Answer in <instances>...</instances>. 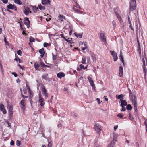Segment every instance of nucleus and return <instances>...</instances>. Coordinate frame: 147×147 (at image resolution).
Returning <instances> with one entry per match:
<instances>
[{"mask_svg":"<svg viewBox=\"0 0 147 147\" xmlns=\"http://www.w3.org/2000/svg\"><path fill=\"white\" fill-rule=\"evenodd\" d=\"M129 95L130 97L131 96V99L132 102V104L134 106L135 111L136 112L137 111V98L135 95L132 96V92L131 90H130L129 91Z\"/></svg>","mask_w":147,"mask_h":147,"instance_id":"nucleus-1","label":"nucleus"},{"mask_svg":"<svg viewBox=\"0 0 147 147\" xmlns=\"http://www.w3.org/2000/svg\"><path fill=\"white\" fill-rule=\"evenodd\" d=\"M130 6L129 7V13L131 11L134 10L136 8V0H131L130 2Z\"/></svg>","mask_w":147,"mask_h":147,"instance_id":"nucleus-2","label":"nucleus"},{"mask_svg":"<svg viewBox=\"0 0 147 147\" xmlns=\"http://www.w3.org/2000/svg\"><path fill=\"white\" fill-rule=\"evenodd\" d=\"M94 127L96 131L97 132L98 134H100V131L102 129L100 125L97 123H96L95 124Z\"/></svg>","mask_w":147,"mask_h":147,"instance_id":"nucleus-3","label":"nucleus"},{"mask_svg":"<svg viewBox=\"0 0 147 147\" xmlns=\"http://www.w3.org/2000/svg\"><path fill=\"white\" fill-rule=\"evenodd\" d=\"M44 101L43 98L42 97L41 95L40 94L39 97L38 102L42 107H43L45 104V102Z\"/></svg>","mask_w":147,"mask_h":147,"instance_id":"nucleus-4","label":"nucleus"},{"mask_svg":"<svg viewBox=\"0 0 147 147\" xmlns=\"http://www.w3.org/2000/svg\"><path fill=\"white\" fill-rule=\"evenodd\" d=\"M110 52L111 53L112 55L113 56L114 58V61H116L117 59V53L115 52L114 51H110Z\"/></svg>","mask_w":147,"mask_h":147,"instance_id":"nucleus-5","label":"nucleus"},{"mask_svg":"<svg viewBox=\"0 0 147 147\" xmlns=\"http://www.w3.org/2000/svg\"><path fill=\"white\" fill-rule=\"evenodd\" d=\"M25 24L26 25L28 28L30 27V22L28 18L26 17L24 21Z\"/></svg>","mask_w":147,"mask_h":147,"instance_id":"nucleus-6","label":"nucleus"},{"mask_svg":"<svg viewBox=\"0 0 147 147\" xmlns=\"http://www.w3.org/2000/svg\"><path fill=\"white\" fill-rule=\"evenodd\" d=\"M24 7L25 10L24 11V12L25 14L26 15H28L30 13H31V12L30 11V9L29 7Z\"/></svg>","mask_w":147,"mask_h":147,"instance_id":"nucleus-7","label":"nucleus"},{"mask_svg":"<svg viewBox=\"0 0 147 147\" xmlns=\"http://www.w3.org/2000/svg\"><path fill=\"white\" fill-rule=\"evenodd\" d=\"M8 112L9 116H12L13 113V112L12 111V107L11 106H8Z\"/></svg>","mask_w":147,"mask_h":147,"instance_id":"nucleus-8","label":"nucleus"},{"mask_svg":"<svg viewBox=\"0 0 147 147\" xmlns=\"http://www.w3.org/2000/svg\"><path fill=\"white\" fill-rule=\"evenodd\" d=\"M123 68L122 66H120L119 70V76L121 77H123Z\"/></svg>","mask_w":147,"mask_h":147,"instance_id":"nucleus-9","label":"nucleus"},{"mask_svg":"<svg viewBox=\"0 0 147 147\" xmlns=\"http://www.w3.org/2000/svg\"><path fill=\"white\" fill-rule=\"evenodd\" d=\"M120 101H121L120 105L121 106H125L127 105V103L125 100L121 99Z\"/></svg>","mask_w":147,"mask_h":147,"instance_id":"nucleus-10","label":"nucleus"},{"mask_svg":"<svg viewBox=\"0 0 147 147\" xmlns=\"http://www.w3.org/2000/svg\"><path fill=\"white\" fill-rule=\"evenodd\" d=\"M100 38L102 42H105L106 41V38L104 34L101 33Z\"/></svg>","mask_w":147,"mask_h":147,"instance_id":"nucleus-11","label":"nucleus"},{"mask_svg":"<svg viewBox=\"0 0 147 147\" xmlns=\"http://www.w3.org/2000/svg\"><path fill=\"white\" fill-rule=\"evenodd\" d=\"M57 76L59 78H61L62 77L65 76V74L63 73L60 72L57 74Z\"/></svg>","mask_w":147,"mask_h":147,"instance_id":"nucleus-12","label":"nucleus"},{"mask_svg":"<svg viewBox=\"0 0 147 147\" xmlns=\"http://www.w3.org/2000/svg\"><path fill=\"white\" fill-rule=\"evenodd\" d=\"M42 94L44 96H45V98H47L48 96V94L47 92L46 89H44V90H42Z\"/></svg>","mask_w":147,"mask_h":147,"instance_id":"nucleus-13","label":"nucleus"},{"mask_svg":"<svg viewBox=\"0 0 147 147\" xmlns=\"http://www.w3.org/2000/svg\"><path fill=\"white\" fill-rule=\"evenodd\" d=\"M59 20L61 21H63L65 20V18L63 15H60L58 17Z\"/></svg>","mask_w":147,"mask_h":147,"instance_id":"nucleus-14","label":"nucleus"},{"mask_svg":"<svg viewBox=\"0 0 147 147\" xmlns=\"http://www.w3.org/2000/svg\"><path fill=\"white\" fill-rule=\"evenodd\" d=\"M88 80L92 86L93 87L94 86V84L93 83V81L92 78L90 77H89L88 78Z\"/></svg>","mask_w":147,"mask_h":147,"instance_id":"nucleus-15","label":"nucleus"},{"mask_svg":"<svg viewBox=\"0 0 147 147\" xmlns=\"http://www.w3.org/2000/svg\"><path fill=\"white\" fill-rule=\"evenodd\" d=\"M119 58L121 62H123L124 59L121 51H120V56L119 57Z\"/></svg>","mask_w":147,"mask_h":147,"instance_id":"nucleus-16","label":"nucleus"},{"mask_svg":"<svg viewBox=\"0 0 147 147\" xmlns=\"http://www.w3.org/2000/svg\"><path fill=\"white\" fill-rule=\"evenodd\" d=\"M145 59L146 60V63H145V62H143V68L144 71V72H145V66L147 65V59L146 57H145Z\"/></svg>","mask_w":147,"mask_h":147,"instance_id":"nucleus-17","label":"nucleus"},{"mask_svg":"<svg viewBox=\"0 0 147 147\" xmlns=\"http://www.w3.org/2000/svg\"><path fill=\"white\" fill-rule=\"evenodd\" d=\"M115 144V142L113 141H112L107 147H113Z\"/></svg>","mask_w":147,"mask_h":147,"instance_id":"nucleus-18","label":"nucleus"},{"mask_svg":"<svg viewBox=\"0 0 147 147\" xmlns=\"http://www.w3.org/2000/svg\"><path fill=\"white\" fill-rule=\"evenodd\" d=\"M91 56V57H92L93 61L95 63L96 60V58L95 57V54L93 53H92Z\"/></svg>","mask_w":147,"mask_h":147,"instance_id":"nucleus-19","label":"nucleus"},{"mask_svg":"<svg viewBox=\"0 0 147 147\" xmlns=\"http://www.w3.org/2000/svg\"><path fill=\"white\" fill-rule=\"evenodd\" d=\"M86 57L85 56L83 58H82V63L83 64H86Z\"/></svg>","mask_w":147,"mask_h":147,"instance_id":"nucleus-20","label":"nucleus"},{"mask_svg":"<svg viewBox=\"0 0 147 147\" xmlns=\"http://www.w3.org/2000/svg\"><path fill=\"white\" fill-rule=\"evenodd\" d=\"M49 2V0H42V3L44 5H45Z\"/></svg>","mask_w":147,"mask_h":147,"instance_id":"nucleus-21","label":"nucleus"},{"mask_svg":"<svg viewBox=\"0 0 147 147\" xmlns=\"http://www.w3.org/2000/svg\"><path fill=\"white\" fill-rule=\"evenodd\" d=\"M83 33L77 34L76 33H74L75 35L77 37H79L80 38H82V36Z\"/></svg>","mask_w":147,"mask_h":147,"instance_id":"nucleus-22","label":"nucleus"},{"mask_svg":"<svg viewBox=\"0 0 147 147\" xmlns=\"http://www.w3.org/2000/svg\"><path fill=\"white\" fill-rule=\"evenodd\" d=\"M117 15L118 19L120 23H122L123 22V20L121 17L118 14H117Z\"/></svg>","mask_w":147,"mask_h":147,"instance_id":"nucleus-23","label":"nucleus"},{"mask_svg":"<svg viewBox=\"0 0 147 147\" xmlns=\"http://www.w3.org/2000/svg\"><path fill=\"white\" fill-rule=\"evenodd\" d=\"M34 66L36 70H37L38 69L39 67V64L37 63H35L34 64Z\"/></svg>","mask_w":147,"mask_h":147,"instance_id":"nucleus-24","label":"nucleus"},{"mask_svg":"<svg viewBox=\"0 0 147 147\" xmlns=\"http://www.w3.org/2000/svg\"><path fill=\"white\" fill-rule=\"evenodd\" d=\"M127 109L128 110H131L132 109V106L130 104H128L127 106Z\"/></svg>","mask_w":147,"mask_h":147,"instance_id":"nucleus-25","label":"nucleus"},{"mask_svg":"<svg viewBox=\"0 0 147 147\" xmlns=\"http://www.w3.org/2000/svg\"><path fill=\"white\" fill-rule=\"evenodd\" d=\"M32 8L34 11V13H36L37 11V10L38 9V8H37L35 6H32Z\"/></svg>","mask_w":147,"mask_h":147,"instance_id":"nucleus-26","label":"nucleus"},{"mask_svg":"<svg viewBox=\"0 0 147 147\" xmlns=\"http://www.w3.org/2000/svg\"><path fill=\"white\" fill-rule=\"evenodd\" d=\"M38 7L40 10H44L45 9V7L43 6L40 5H38Z\"/></svg>","mask_w":147,"mask_h":147,"instance_id":"nucleus-27","label":"nucleus"},{"mask_svg":"<svg viewBox=\"0 0 147 147\" xmlns=\"http://www.w3.org/2000/svg\"><path fill=\"white\" fill-rule=\"evenodd\" d=\"M29 41L30 42H34L35 40L32 37L30 36L29 38Z\"/></svg>","mask_w":147,"mask_h":147,"instance_id":"nucleus-28","label":"nucleus"},{"mask_svg":"<svg viewBox=\"0 0 147 147\" xmlns=\"http://www.w3.org/2000/svg\"><path fill=\"white\" fill-rule=\"evenodd\" d=\"M14 2L17 4L19 5H21L22 4V3L20 1V0H14Z\"/></svg>","mask_w":147,"mask_h":147,"instance_id":"nucleus-29","label":"nucleus"},{"mask_svg":"<svg viewBox=\"0 0 147 147\" xmlns=\"http://www.w3.org/2000/svg\"><path fill=\"white\" fill-rule=\"evenodd\" d=\"M53 143L52 141H49L48 140V147H51L52 146Z\"/></svg>","mask_w":147,"mask_h":147,"instance_id":"nucleus-30","label":"nucleus"},{"mask_svg":"<svg viewBox=\"0 0 147 147\" xmlns=\"http://www.w3.org/2000/svg\"><path fill=\"white\" fill-rule=\"evenodd\" d=\"M123 96L122 94H120L119 95H117L116 96V97L118 99H121V98H123Z\"/></svg>","mask_w":147,"mask_h":147,"instance_id":"nucleus-31","label":"nucleus"},{"mask_svg":"<svg viewBox=\"0 0 147 147\" xmlns=\"http://www.w3.org/2000/svg\"><path fill=\"white\" fill-rule=\"evenodd\" d=\"M14 5H12V4H10L7 5V7L8 9H13Z\"/></svg>","mask_w":147,"mask_h":147,"instance_id":"nucleus-32","label":"nucleus"},{"mask_svg":"<svg viewBox=\"0 0 147 147\" xmlns=\"http://www.w3.org/2000/svg\"><path fill=\"white\" fill-rule=\"evenodd\" d=\"M39 53L41 54H43V53H45V52L44 51V49L43 48H42L39 51Z\"/></svg>","mask_w":147,"mask_h":147,"instance_id":"nucleus-33","label":"nucleus"},{"mask_svg":"<svg viewBox=\"0 0 147 147\" xmlns=\"http://www.w3.org/2000/svg\"><path fill=\"white\" fill-rule=\"evenodd\" d=\"M29 94V98H32L33 96V94L31 93V91L28 92Z\"/></svg>","mask_w":147,"mask_h":147,"instance_id":"nucleus-34","label":"nucleus"},{"mask_svg":"<svg viewBox=\"0 0 147 147\" xmlns=\"http://www.w3.org/2000/svg\"><path fill=\"white\" fill-rule=\"evenodd\" d=\"M117 116L121 119H122L123 117V115L121 113L117 115Z\"/></svg>","mask_w":147,"mask_h":147,"instance_id":"nucleus-35","label":"nucleus"},{"mask_svg":"<svg viewBox=\"0 0 147 147\" xmlns=\"http://www.w3.org/2000/svg\"><path fill=\"white\" fill-rule=\"evenodd\" d=\"M48 76V74H44L42 76V78L43 79H44L45 80H47V76Z\"/></svg>","mask_w":147,"mask_h":147,"instance_id":"nucleus-36","label":"nucleus"},{"mask_svg":"<svg viewBox=\"0 0 147 147\" xmlns=\"http://www.w3.org/2000/svg\"><path fill=\"white\" fill-rule=\"evenodd\" d=\"M20 107L21 108V109L23 110L24 111V109H25V105H20Z\"/></svg>","mask_w":147,"mask_h":147,"instance_id":"nucleus-37","label":"nucleus"},{"mask_svg":"<svg viewBox=\"0 0 147 147\" xmlns=\"http://www.w3.org/2000/svg\"><path fill=\"white\" fill-rule=\"evenodd\" d=\"M4 109V105L2 104H0V110H1L3 109Z\"/></svg>","mask_w":147,"mask_h":147,"instance_id":"nucleus-38","label":"nucleus"},{"mask_svg":"<svg viewBox=\"0 0 147 147\" xmlns=\"http://www.w3.org/2000/svg\"><path fill=\"white\" fill-rule=\"evenodd\" d=\"M40 65L41 67H42L46 66V65L44 63L42 62H40Z\"/></svg>","mask_w":147,"mask_h":147,"instance_id":"nucleus-39","label":"nucleus"},{"mask_svg":"<svg viewBox=\"0 0 147 147\" xmlns=\"http://www.w3.org/2000/svg\"><path fill=\"white\" fill-rule=\"evenodd\" d=\"M16 144L18 146H19L21 144L20 141L18 140L17 141Z\"/></svg>","mask_w":147,"mask_h":147,"instance_id":"nucleus-40","label":"nucleus"},{"mask_svg":"<svg viewBox=\"0 0 147 147\" xmlns=\"http://www.w3.org/2000/svg\"><path fill=\"white\" fill-rule=\"evenodd\" d=\"M2 111L3 114H6V110L5 109H3L1 110Z\"/></svg>","mask_w":147,"mask_h":147,"instance_id":"nucleus-41","label":"nucleus"},{"mask_svg":"<svg viewBox=\"0 0 147 147\" xmlns=\"http://www.w3.org/2000/svg\"><path fill=\"white\" fill-rule=\"evenodd\" d=\"M17 53L18 55L21 56L22 53V52L20 50H19L17 51Z\"/></svg>","mask_w":147,"mask_h":147,"instance_id":"nucleus-42","label":"nucleus"},{"mask_svg":"<svg viewBox=\"0 0 147 147\" xmlns=\"http://www.w3.org/2000/svg\"><path fill=\"white\" fill-rule=\"evenodd\" d=\"M136 29H137L136 30V36L137 37H138V25L137 24H136Z\"/></svg>","mask_w":147,"mask_h":147,"instance_id":"nucleus-43","label":"nucleus"},{"mask_svg":"<svg viewBox=\"0 0 147 147\" xmlns=\"http://www.w3.org/2000/svg\"><path fill=\"white\" fill-rule=\"evenodd\" d=\"M138 47V51L140 53H141V49L140 44H139Z\"/></svg>","mask_w":147,"mask_h":147,"instance_id":"nucleus-44","label":"nucleus"},{"mask_svg":"<svg viewBox=\"0 0 147 147\" xmlns=\"http://www.w3.org/2000/svg\"><path fill=\"white\" fill-rule=\"evenodd\" d=\"M2 1L3 3L5 4H6L7 3L8 0H1Z\"/></svg>","mask_w":147,"mask_h":147,"instance_id":"nucleus-45","label":"nucleus"},{"mask_svg":"<svg viewBox=\"0 0 147 147\" xmlns=\"http://www.w3.org/2000/svg\"><path fill=\"white\" fill-rule=\"evenodd\" d=\"M129 24H130L129 25V27L133 32H134V30L133 27H132L131 23Z\"/></svg>","mask_w":147,"mask_h":147,"instance_id":"nucleus-46","label":"nucleus"},{"mask_svg":"<svg viewBox=\"0 0 147 147\" xmlns=\"http://www.w3.org/2000/svg\"><path fill=\"white\" fill-rule=\"evenodd\" d=\"M24 99H22L21 101L20 102V105H24Z\"/></svg>","mask_w":147,"mask_h":147,"instance_id":"nucleus-47","label":"nucleus"},{"mask_svg":"<svg viewBox=\"0 0 147 147\" xmlns=\"http://www.w3.org/2000/svg\"><path fill=\"white\" fill-rule=\"evenodd\" d=\"M117 139V138L116 135H114L113 136V140L115 141H116Z\"/></svg>","mask_w":147,"mask_h":147,"instance_id":"nucleus-48","label":"nucleus"},{"mask_svg":"<svg viewBox=\"0 0 147 147\" xmlns=\"http://www.w3.org/2000/svg\"><path fill=\"white\" fill-rule=\"evenodd\" d=\"M144 124L146 126V128H147V119H145Z\"/></svg>","mask_w":147,"mask_h":147,"instance_id":"nucleus-49","label":"nucleus"},{"mask_svg":"<svg viewBox=\"0 0 147 147\" xmlns=\"http://www.w3.org/2000/svg\"><path fill=\"white\" fill-rule=\"evenodd\" d=\"M52 55H53V59L54 60H56V57L57 56H55L53 53H52Z\"/></svg>","mask_w":147,"mask_h":147,"instance_id":"nucleus-50","label":"nucleus"},{"mask_svg":"<svg viewBox=\"0 0 147 147\" xmlns=\"http://www.w3.org/2000/svg\"><path fill=\"white\" fill-rule=\"evenodd\" d=\"M122 107L121 111H124L126 110V108L124 106H121Z\"/></svg>","mask_w":147,"mask_h":147,"instance_id":"nucleus-51","label":"nucleus"},{"mask_svg":"<svg viewBox=\"0 0 147 147\" xmlns=\"http://www.w3.org/2000/svg\"><path fill=\"white\" fill-rule=\"evenodd\" d=\"M65 40L67 42H69V43H72V42H72L71 40H68L67 39H65Z\"/></svg>","mask_w":147,"mask_h":147,"instance_id":"nucleus-52","label":"nucleus"},{"mask_svg":"<svg viewBox=\"0 0 147 147\" xmlns=\"http://www.w3.org/2000/svg\"><path fill=\"white\" fill-rule=\"evenodd\" d=\"M128 20L129 22V24L131 23V20L130 18V17L129 16H128Z\"/></svg>","mask_w":147,"mask_h":147,"instance_id":"nucleus-53","label":"nucleus"},{"mask_svg":"<svg viewBox=\"0 0 147 147\" xmlns=\"http://www.w3.org/2000/svg\"><path fill=\"white\" fill-rule=\"evenodd\" d=\"M10 144L11 145H14V141L13 140H11L10 142Z\"/></svg>","mask_w":147,"mask_h":147,"instance_id":"nucleus-54","label":"nucleus"},{"mask_svg":"<svg viewBox=\"0 0 147 147\" xmlns=\"http://www.w3.org/2000/svg\"><path fill=\"white\" fill-rule=\"evenodd\" d=\"M80 68L81 70L82 69V68L83 69H84V67L83 65L82 64H81L80 65Z\"/></svg>","mask_w":147,"mask_h":147,"instance_id":"nucleus-55","label":"nucleus"},{"mask_svg":"<svg viewBox=\"0 0 147 147\" xmlns=\"http://www.w3.org/2000/svg\"><path fill=\"white\" fill-rule=\"evenodd\" d=\"M70 28L71 30L70 31V32H69V34L70 35H71V34H72V32L73 30L71 29V27L70 26Z\"/></svg>","mask_w":147,"mask_h":147,"instance_id":"nucleus-56","label":"nucleus"},{"mask_svg":"<svg viewBox=\"0 0 147 147\" xmlns=\"http://www.w3.org/2000/svg\"><path fill=\"white\" fill-rule=\"evenodd\" d=\"M48 45V43L45 42L44 43V47H47Z\"/></svg>","mask_w":147,"mask_h":147,"instance_id":"nucleus-57","label":"nucleus"},{"mask_svg":"<svg viewBox=\"0 0 147 147\" xmlns=\"http://www.w3.org/2000/svg\"><path fill=\"white\" fill-rule=\"evenodd\" d=\"M83 79V77H80L78 80V82H79L80 80H82Z\"/></svg>","mask_w":147,"mask_h":147,"instance_id":"nucleus-58","label":"nucleus"},{"mask_svg":"<svg viewBox=\"0 0 147 147\" xmlns=\"http://www.w3.org/2000/svg\"><path fill=\"white\" fill-rule=\"evenodd\" d=\"M96 100L98 103V104H100V99L98 98H97Z\"/></svg>","mask_w":147,"mask_h":147,"instance_id":"nucleus-59","label":"nucleus"},{"mask_svg":"<svg viewBox=\"0 0 147 147\" xmlns=\"http://www.w3.org/2000/svg\"><path fill=\"white\" fill-rule=\"evenodd\" d=\"M12 74L14 75L15 77H17L18 76L17 75L15 72H12Z\"/></svg>","mask_w":147,"mask_h":147,"instance_id":"nucleus-60","label":"nucleus"},{"mask_svg":"<svg viewBox=\"0 0 147 147\" xmlns=\"http://www.w3.org/2000/svg\"><path fill=\"white\" fill-rule=\"evenodd\" d=\"M4 41L5 42L6 45H7V42L6 41V38L4 36Z\"/></svg>","mask_w":147,"mask_h":147,"instance_id":"nucleus-61","label":"nucleus"},{"mask_svg":"<svg viewBox=\"0 0 147 147\" xmlns=\"http://www.w3.org/2000/svg\"><path fill=\"white\" fill-rule=\"evenodd\" d=\"M41 88L42 89V90H44V89H46L45 87L43 85H42Z\"/></svg>","mask_w":147,"mask_h":147,"instance_id":"nucleus-62","label":"nucleus"},{"mask_svg":"<svg viewBox=\"0 0 147 147\" xmlns=\"http://www.w3.org/2000/svg\"><path fill=\"white\" fill-rule=\"evenodd\" d=\"M21 95H22V97L24 98H27L28 97V96H24V95L22 94H21Z\"/></svg>","mask_w":147,"mask_h":147,"instance_id":"nucleus-63","label":"nucleus"},{"mask_svg":"<svg viewBox=\"0 0 147 147\" xmlns=\"http://www.w3.org/2000/svg\"><path fill=\"white\" fill-rule=\"evenodd\" d=\"M60 36H61V37L62 38H63L64 39H66V38H65V37L64 36V35H63V34H61L60 35Z\"/></svg>","mask_w":147,"mask_h":147,"instance_id":"nucleus-64","label":"nucleus"}]
</instances>
